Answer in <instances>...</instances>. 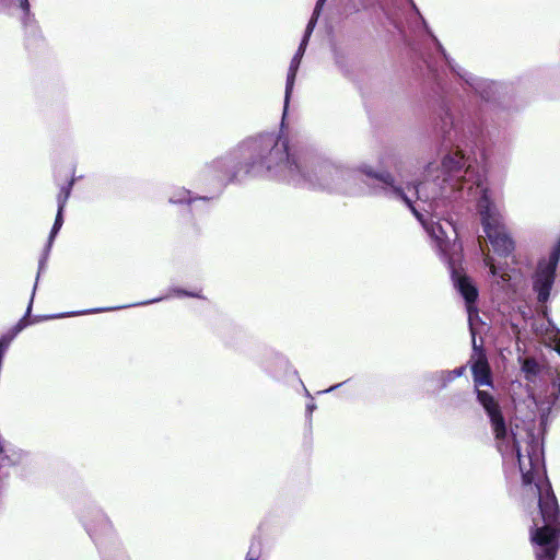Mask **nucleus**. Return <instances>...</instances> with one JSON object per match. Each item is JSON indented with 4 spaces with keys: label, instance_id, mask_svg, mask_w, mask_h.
<instances>
[{
    "label": "nucleus",
    "instance_id": "9b49d317",
    "mask_svg": "<svg viewBox=\"0 0 560 560\" xmlns=\"http://www.w3.org/2000/svg\"><path fill=\"white\" fill-rule=\"evenodd\" d=\"M450 66L457 74L464 79L482 98L490 100L498 91V84L493 81L478 78L467 71L456 70L451 63Z\"/></svg>",
    "mask_w": 560,
    "mask_h": 560
},
{
    "label": "nucleus",
    "instance_id": "393cba45",
    "mask_svg": "<svg viewBox=\"0 0 560 560\" xmlns=\"http://www.w3.org/2000/svg\"><path fill=\"white\" fill-rule=\"evenodd\" d=\"M34 289H36V287H34ZM34 293H35V290H33V295L32 298L34 296ZM31 302H33V299L31 300ZM31 308H32V303H30L28 307H27V312H26V315H28L31 313Z\"/></svg>",
    "mask_w": 560,
    "mask_h": 560
},
{
    "label": "nucleus",
    "instance_id": "2eb2a0df",
    "mask_svg": "<svg viewBox=\"0 0 560 560\" xmlns=\"http://www.w3.org/2000/svg\"><path fill=\"white\" fill-rule=\"evenodd\" d=\"M300 62H301V59L299 58V56H293V58L290 62L288 78H287V86H285L284 112L287 110L289 98H290V95L293 90V85H294V81H295V77H296V72H298Z\"/></svg>",
    "mask_w": 560,
    "mask_h": 560
},
{
    "label": "nucleus",
    "instance_id": "20e7f679",
    "mask_svg": "<svg viewBox=\"0 0 560 560\" xmlns=\"http://www.w3.org/2000/svg\"><path fill=\"white\" fill-rule=\"evenodd\" d=\"M302 163H306L305 155L291 153L288 140L268 135L259 140V163L253 165L248 173L258 174L266 168L273 176L289 183L299 184L303 178Z\"/></svg>",
    "mask_w": 560,
    "mask_h": 560
},
{
    "label": "nucleus",
    "instance_id": "9d476101",
    "mask_svg": "<svg viewBox=\"0 0 560 560\" xmlns=\"http://www.w3.org/2000/svg\"><path fill=\"white\" fill-rule=\"evenodd\" d=\"M480 249L482 253V260L492 277L491 285L501 291L514 290L521 279V276L514 269H506L495 260L490 254L489 249L486 250L479 240Z\"/></svg>",
    "mask_w": 560,
    "mask_h": 560
},
{
    "label": "nucleus",
    "instance_id": "4be33fe9",
    "mask_svg": "<svg viewBox=\"0 0 560 560\" xmlns=\"http://www.w3.org/2000/svg\"><path fill=\"white\" fill-rule=\"evenodd\" d=\"M555 350L560 354V331H557L553 336Z\"/></svg>",
    "mask_w": 560,
    "mask_h": 560
},
{
    "label": "nucleus",
    "instance_id": "f8f14e48",
    "mask_svg": "<svg viewBox=\"0 0 560 560\" xmlns=\"http://www.w3.org/2000/svg\"><path fill=\"white\" fill-rule=\"evenodd\" d=\"M532 397L537 408L542 413H548L557 399L560 397V373L552 382V392L550 395L541 397L540 395L533 394Z\"/></svg>",
    "mask_w": 560,
    "mask_h": 560
},
{
    "label": "nucleus",
    "instance_id": "f257e3e1",
    "mask_svg": "<svg viewBox=\"0 0 560 560\" xmlns=\"http://www.w3.org/2000/svg\"><path fill=\"white\" fill-rule=\"evenodd\" d=\"M478 174L481 173L468 164V159L456 148L444 153L441 161L427 162L417 184L409 188L412 194L407 206L434 241L439 252L448 259L454 285L455 275L472 281L453 266L460 252V245L456 242L457 232L450 220H440L438 210L446 201L464 198L465 195L476 196L474 182Z\"/></svg>",
    "mask_w": 560,
    "mask_h": 560
},
{
    "label": "nucleus",
    "instance_id": "7ed1b4c3",
    "mask_svg": "<svg viewBox=\"0 0 560 560\" xmlns=\"http://www.w3.org/2000/svg\"><path fill=\"white\" fill-rule=\"evenodd\" d=\"M477 399L487 412L498 447L504 455L516 453L526 495L538 498L544 526L536 525L532 533L537 560H555L560 546V513L556 497L545 477L542 452L537 442L529 439L522 446L514 434H508L501 408L487 390L476 388Z\"/></svg>",
    "mask_w": 560,
    "mask_h": 560
},
{
    "label": "nucleus",
    "instance_id": "4468645a",
    "mask_svg": "<svg viewBox=\"0 0 560 560\" xmlns=\"http://www.w3.org/2000/svg\"><path fill=\"white\" fill-rule=\"evenodd\" d=\"M326 0H318L317 3H316V7H315V10H314V13H313V16L312 19L310 20L308 24H307V27H306V31H305V35L300 44V47L296 51V54L294 56H299L300 59H302L304 52H305V48L307 46V43H308V38L315 27V24H316V21H317V16L319 15V11L323 7V4L325 3Z\"/></svg>",
    "mask_w": 560,
    "mask_h": 560
},
{
    "label": "nucleus",
    "instance_id": "6e6552de",
    "mask_svg": "<svg viewBox=\"0 0 560 560\" xmlns=\"http://www.w3.org/2000/svg\"><path fill=\"white\" fill-rule=\"evenodd\" d=\"M360 173L364 174L368 177L375 178L383 184V190L386 196L392 199L404 202L405 205H410V196L412 191H409V188L412 189V186L417 184L418 180L413 183H404V175L399 173V177L401 179V184H397L394 176L387 171H375L370 165H362L359 168Z\"/></svg>",
    "mask_w": 560,
    "mask_h": 560
},
{
    "label": "nucleus",
    "instance_id": "b1692460",
    "mask_svg": "<svg viewBox=\"0 0 560 560\" xmlns=\"http://www.w3.org/2000/svg\"><path fill=\"white\" fill-rule=\"evenodd\" d=\"M178 293L185 296L201 298V295L197 292L178 291Z\"/></svg>",
    "mask_w": 560,
    "mask_h": 560
},
{
    "label": "nucleus",
    "instance_id": "bb28decb",
    "mask_svg": "<svg viewBox=\"0 0 560 560\" xmlns=\"http://www.w3.org/2000/svg\"><path fill=\"white\" fill-rule=\"evenodd\" d=\"M246 560H257L256 558L254 557H250L249 555L247 556Z\"/></svg>",
    "mask_w": 560,
    "mask_h": 560
},
{
    "label": "nucleus",
    "instance_id": "ddd939ff",
    "mask_svg": "<svg viewBox=\"0 0 560 560\" xmlns=\"http://www.w3.org/2000/svg\"><path fill=\"white\" fill-rule=\"evenodd\" d=\"M465 366H459L451 371H439L432 375V381L436 383L439 389L445 388L450 383L464 375Z\"/></svg>",
    "mask_w": 560,
    "mask_h": 560
},
{
    "label": "nucleus",
    "instance_id": "aec40b11",
    "mask_svg": "<svg viewBox=\"0 0 560 560\" xmlns=\"http://www.w3.org/2000/svg\"><path fill=\"white\" fill-rule=\"evenodd\" d=\"M1 2H4L9 5H16L21 8L24 12L28 10V2L27 0H0Z\"/></svg>",
    "mask_w": 560,
    "mask_h": 560
},
{
    "label": "nucleus",
    "instance_id": "412c9836",
    "mask_svg": "<svg viewBox=\"0 0 560 560\" xmlns=\"http://www.w3.org/2000/svg\"><path fill=\"white\" fill-rule=\"evenodd\" d=\"M62 212H63V210H62V203H61L60 207L58 208L56 220H55L54 224L62 226V223H63Z\"/></svg>",
    "mask_w": 560,
    "mask_h": 560
},
{
    "label": "nucleus",
    "instance_id": "f3484780",
    "mask_svg": "<svg viewBox=\"0 0 560 560\" xmlns=\"http://www.w3.org/2000/svg\"><path fill=\"white\" fill-rule=\"evenodd\" d=\"M526 378L530 380L538 371V364L534 360L526 359L522 366Z\"/></svg>",
    "mask_w": 560,
    "mask_h": 560
},
{
    "label": "nucleus",
    "instance_id": "6ab92c4d",
    "mask_svg": "<svg viewBox=\"0 0 560 560\" xmlns=\"http://www.w3.org/2000/svg\"><path fill=\"white\" fill-rule=\"evenodd\" d=\"M110 310L112 308H95V310H89V311L66 313V314H60V315H51V316H47L46 318H60V317H66V316L83 315V314L97 313V312L110 311Z\"/></svg>",
    "mask_w": 560,
    "mask_h": 560
},
{
    "label": "nucleus",
    "instance_id": "dca6fc26",
    "mask_svg": "<svg viewBox=\"0 0 560 560\" xmlns=\"http://www.w3.org/2000/svg\"><path fill=\"white\" fill-rule=\"evenodd\" d=\"M170 201L173 203L191 201L190 191L185 188L176 189L171 196Z\"/></svg>",
    "mask_w": 560,
    "mask_h": 560
},
{
    "label": "nucleus",
    "instance_id": "423d86ee",
    "mask_svg": "<svg viewBox=\"0 0 560 560\" xmlns=\"http://www.w3.org/2000/svg\"><path fill=\"white\" fill-rule=\"evenodd\" d=\"M455 284L457 287V291L460 293V295L464 298L466 302L468 322L472 335V347L475 353L471 357V372L475 387L479 388L481 386H491V374L487 358L482 353V351L477 347L475 338V320L478 318V313L477 310L474 307V303L478 296V290L476 285L471 283L469 280H467L465 277L457 275H455Z\"/></svg>",
    "mask_w": 560,
    "mask_h": 560
},
{
    "label": "nucleus",
    "instance_id": "5701e85b",
    "mask_svg": "<svg viewBox=\"0 0 560 560\" xmlns=\"http://www.w3.org/2000/svg\"><path fill=\"white\" fill-rule=\"evenodd\" d=\"M60 229H61V226H59V225H56V224L52 225V229H51V232L49 235V245L51 244L52 240L55 238V236L57 235V233L59 232Z\"/></svg>",
    "mask_w": 560,
    "mask_h": 560
},
{
    "label": "nucleus",
    "instance_id": "1a4fd4ad",
    "mask_svg": "<svg viewBox=\"0 0 560 560\" xmlns=\"http://www.w3.org/2000/svg\"><path fill=\"white\" fill-rule=\"evenodd\" d=\"M560 258V243L549 253L548 258L541 259L538 264L534 279V289L538 293V300L546 302L550 295V290L555 279V272Z\"/></svg>",
    "mask_w": 560,
    "mask_h": 560
},
{
    "label": "nucleus",
    "instance_id": "a211bd4d",
    "mask_svg": "<svg viewBox=\"0 0 560 560\" xmlns=\"http://www.w3.org/2000/svg\"><path fill=\"white\" fill-rule=\"evenodd\" d=\"M71 186H72V182L68 186L62 187L58 195V208L60 207V205L62 202V210L66 207L68 198L70 197Z\"/></svg>",
    "mask_w": 560,
    "mask_h": 560
},
{
    "label": "nucleus",
    "instance_id": "a878e982",
    "mask_svg": "<svg viewBox=\"0 0 560 560\" xmlns=\"http://www.w3.org/2000/svg\"><path fill=\"white\" fill-rule=\"evenodd\" d=\"M338 386H339V385L331 386V387H329L328 389L324 390L323 393L331 392V390H334L335 388H337Z\"/></svg>",
    "mask_w": 560,
    "mask_h": 560
},
{
    "label": "nucleus",
    "instance_id": "39448f33",
    "mask_svg": "<svg viewBox=\"0 0 560 560\" xmlns=\"http://www.w3.org/2000/svg\"><path fill=\"white\" fill-rule=\"evenodd\" d=\"M477 211L480 217L482 230L499 257L506 258L514 248V243L506 232L501 207L492 198L486 184L485 174H478L475 182Z\"/></svg>",
    "mask_w": 560,
    "mask_h": 560
},
{
    "label": "nucleus",
    "instance_id": "f03ea898",
    "mask_svg": "<svg viewBox=\"0 0 560 560\" xmlns=\"http://www.w3.org/2000/svg\"><path fill=\"white\" fill-rule=\"evenodd\" d=\"M477 399L487 412L498 447L504 455L516 453L526 495L538 498L544 526L536 525L532 533L537 560H555L560 546V513L556 497L545 477L542 452L537 442L529 439L522 446L514 434H508L501 408L487 390L476 388Z\"/></svg>",
    "mask_w": 560,
    "mask_h": 560
},
{
    "label": "nucleus",
    "instance_id": "0eeeda50",
    "mask_svg": "<svg viewBox=\"0 0 560 560\" xmlns=\"http://www.w3.org/2000/svg\"><path fill=\"white\" fill-rule=\"evenodd\" d=\"M306 163H302L303 178L299 184H308L312 187L332 190L339 186L342 170L327 161H319L305 155Z\"/></svg>",
    "mask_w": 560,
    "mask_h": 560
}]
</instances>
